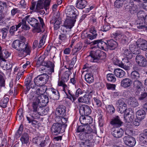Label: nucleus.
<instances>
[{
    "label": "nucleus",
    "mask_w": 147,
    "mask_h": 147,
    "mask_svg": "<svg viewBox=\"0 0 147 147\" xmlns=\"http://www.w3.org/2000/svg\"><path fill=\"white\" fill-rule=\"evenodd\" d=\"M29 98L31 101L30 104L32 106L33 111L34 112L35 115L38 116V113L42 112L43 108L42 107L43 105L45 106L49 102V98L45 95H41L36 96L35 95L29 96Z\"/></svg>",
    "instance_id": "f257e3e1"
},
{
    "label": "nucleus",
    "mask_w": 147,
    "mask_h": 147,
    "mask_svg": "<svg viewBox=\"0 0 147 147\" xmlns=\"http://www.w3.org/2000/svg\"><path fill=\"white\" fill-rule=\"evenodd\" d=\"M92 129L89 125H85L84 133L80 135V139L83 140L80 142L82 147H90L89 141L92 138L90 134Z\"/></svg>",
    "instance_id": "f03ea898"
},
{
    "label": "nucleus",
    "mask_w": 147,
    "mask_h": 147,
    "mask_svg": "<svg viewBox=\"0 0 147 147\" xmlns=\"http://www.w3.org/2000/svg\"><path fill=\"white\" fill-rule=\"evenodd\" d=\"M26 16H28L26 18L28 23L35 29H38V32L41 31L40 28L41 27L43 28L44 25L42 19L40 17H38L40 22V24L38 20L35 18L30 17V15H28Z\"/></svg>",
    "instance_id": "7ed1b4c3"
},
{
    "label": "nucleus",
    "mask_w": 147,
    "mask_h": 147,
    "mask_svg": "<svg viewBox=\"0 0 147 147\" xmlns=\"http://www.w3.org/2000/svg\"><path fill=\"white\" fill-rule=\"evenodd\" d=\"M49 76L47 74H43L38 76L34 80L35 88H37L39 86L45 84L48 81Z\"/></svg>",
    "instance_id": "20e7f679"
},
{
    "label": "nucleus",
    "mask_w": 147,
    "mask_h": 147,
    "mask_svg": "<svg viewBox=\"0 0 147 147\" xmlns=\"http://www.w3.org/2000/svg\"><path fill=\"white\" fill-rule=\"evenodd\" d=\"M77 12V10L73 5L67 6L65 11L67 17L71 19H76Z\"/></svg>",
    "instance_id": "39448f33"
},
{
    "label": "nucleus",
    "mask_w": 147,
    "mask_h": 147,
    "mask_svg": "<svg viewBox=\"0 0 147 147\" xmlns=\"http://www.w3.org/2000/svg\"><path fill=\"white\" fill-rule=\"evenodd\" d=\"M28 46H30L27 43L26 44L24 41L19 40H14L12 45V47L17 50L23 49Z\"/></svg>",
    "instance_id": "423d86ee"
},
{
    "label": "nucleus",
    "mask_w": 147,
    "mask_h": 147,
    "mask_svg": "<svg viewBox=\"0 0 147 147\" xmlns=\"http://www.w3.org/2000/svg\"><path fill=\"white\" fill-rule=\"evenodd\" d=\"M124 143L127 146L130 147H133L136 143L135 138L129 135H127L123 138Z\"/></svg>",
    "instance_id": "0eeeda50"
},
{
    "label": "nucleus",
    "mask_w": 147,
    "mask_h": 147,
    "mask_svg": "<svg viewBox=\"0 0 147 147\" xmlns=\"http://www.w3.org/2000/svg\"><path fill=\"white\" fill-rule=\"evenodd\" d=\"M92 56L97 61L99 59H103L106 57V54L104 52L98 50L95 51H91Z\"/></svg>",
    "instance_id": "6e6552de"
},
{
    "label": "nucleus",
    "mask_w": 147,
    "mask_h": 147,
    "mask_svg": "<svg viewBox=\"0 0 147 147\" xmlns=\"http://www.w3.org/2000/svg\"><path fill=\"white\" fill-rule=\"evenodd\" d=\"M51 130L52 133L55 135L63 132L62 129V124H60V123H54L51 127Z\"/></svg>",
    "instance_id": "1a4fd4ad"
},
{
    "label": "nucleus",
    "mask_w": 147,
    "mask_h": 147,
    "mask_svg": "<svg viewBox=\"0 0 147 147\" xmlns=\"http://www.w3.org/2000/svg\"><path fill=\"white\" fill-rule=\"evenodd\" d=\"M136 63L140 66L145 67L147 66V61L145 57L141 55H137L135 58Z\"/></svg>",
    "instance_id": "9d476101"
},
{
    "label": "nucleus",
    "mask_w": 147,
    "mask_h": 147,
    "mask_svg": "<svg viewBox=\"0 0 147 147\" xmlns=\"http://www.w3.org/2000/svg\"><path fill=\"white\" fill-rule=\"evenodd\" d=\"M112 135L115 138H121L123 135L124 131L121 128L114 127L112 129Z\"/></svg>",
    "instance_id": "9b49d317"
},
{
    "label": "nucleus",
    "mask_w": 147,
    "mask_h": 147,
    "mask_svg": "<svg viewBox=\"0 0 147 147\" xmlns=\"http://www.w3.org/2000/svg\"><path fill=\"white\" fill-rule=\"evenodd\" d=\"M91 108L88 105H82L80 107V113L82 116H87L91 113Z\"/></svg>",
    "instance_id": "f8f14e48"
},
{
    "label": "nucleus",
    "mask_w": 147,
    "mask_h": 147,
    "mask_svg": "<svg viewBox=\"0 0 147 147\" xmlns=\"http://www.w3.org/2000/svg\"><path fill=\"white\" fill-rule=\"evenodd\" d=\"M133 87L136 90V94L138 95L143 91V86L142 82L138 80H135L133 82Z\"/></svg>",
    "instance_id": "ddd939ff"
},
{
    "label": "nucleus",
    "mask_w": 147,
    "mask_h": 147,
    "mask_svg": "<svg viewBox=\"0 0 147 147\" xmlns=\"http://www.w3.org/2000/svg\"><path fill=\"white\" fill-rule=\"evenodd\" d=\"M136 45L140 49L143 51L147 50V41L143 38L138 39L136 41Z\"/></svg>",
    "instance_id": "4468645a"
},
{
    "label": "nucleus",
    "mask_w": 147,
    "mask_h": 147,
    "mask_svg": "<svg viewBox=\"0 0 147 147\" xmlns=\"http://www.w3.org/2000/svg\"><path fill=\"white\" fill-rule=\"evenodd\" d=\"M32 77L31 76H28L25 80L24 83L26 87V91H29L30 88L33 89H35L36 87V86H34L32 83Z\"/></svg>",
    "instance_id": "2eb2a0df"
},
{
    "label": "nucleus",
    "mask_w": 147,
    "mask_h": 147,
    "mask_svg": "<svg viewBox=\"0 0 147 147\" xmlns=\"http://www.w3.org/2000/svg\"><path fill=\"white\" fill-rule=\"evenodd\" d=\"M66 108L63 105H60L56 109V113L59 116L61 117H65L66 114Z\"/></svg>",
    "instance_id": "dca6fc26"
},
{
    "label": "nucleus",
    "mask_w": 147,
    "mask_h": 147,
    "mask_svg": "<svg viewBox=\"0 0 147 147\" xmlns=\"http://www.w3.org/2000/svg\"><path fill=\"white\" fill-rule=\"evenodd\" d=\"M94 43V45H97L98 48L101 49L105 50L107 48V42H104L102 39L95 40Z\"/></svg>",
    "instance_id": "f3484780"
},
{
    "label": "nucleus",
    "mask_w": 147,
    "mask_h": 147,
    "mask_svg": "<svg viewBox=\"0 0 147 147\" xmlns=\"http://www.w3.org/2000/svg\"><path fill=\"white\" fill-rule=\"evenodd\" d=\"M76 19L67 18L64 24V25L66 27V28L70 29L74 26V23L76 21Z\"/></svg>",
    "instance_id": "a211bd4d"
},
{
    "label": "nucleus",
    "mask_w": 147,
    "mask_h": 147,
    "mask_svg": "<svg viewBox=\"0 0 147 147\" xmlns=\"http://www.w3.org/2000/svg\"><path fill=\"white\" fill-rule=\"evenodd\" d=\"M111 123L115 127H120L121 126L123 122L121 120L118 116L113 117L111 121Z\"/></svg>",
    "instance_id": "6ab92c4d"
},
{
    "label": "nucleus",
    "mask_w": 147,
    "mask_h": 147,
    "mask_svg": "<svg viewBox=\"0 0 147 147\" xmlns=\"http://www.w3.org/2000/svg\"><path fill=\"white\" fill-rule=\"evenodd\" d=\"M29 110L30 111V117H26V118L27 120L28 121V122L29 123H31L32 121L34 119H38L40 117V116L41 115V113L40 112V113H38V114L39 115H38V116H36V115H35L34 112H33V109L32 108V106H31L30 108L29 107L28 108Z\"/></svg>",
    "instance_id": "aec40b11"
},
{
    "label": "nucleus",
    "mask_w": 147,
    "mask_h": 147,
    "mask_svg": "<svg viewBox=\"0 0 147 147\" xmlns=\"http://www.w3.org/2000/svg\"><path fill=\"white\" fill-rule=\"evenodd\" d=\"M91 97L89 95L85 94L82 97H79L78 99V100L80 102L89 104L91 102Z\"/></svg>",
    "instance_id": "412c9836"
},
{
    "label": "nucleus",
    "mask_w": 147,
    "mask_h": 147,
    "mask_svg": "<svg viewBox=\"0 0 147 147\" xmlns=\"http://www.w3.org/2000/svg\"><path fill=\"white\" fill-rule=\"evenodd\" d=\"M41 65L45 66L47 68H49L48 70L51 74L54 72V65L53 63L50 61H44L41 64Z\"/></svg>",
    "instance_id": "4be33fe9"
},
{
    "label": "nucleus",
    "mask_w": 147,
    "mask_h": 147,
    "mask_svg": "<svg viewBox=\"0 0 147 147\" xmlns=\"http://www.w3.org/2000/svg\"><path fill=\"white\" fill-rule=\"evenodd\" d=\"M80 121L81 123L84 125H88L92 122V118L90 116L85 117L81 116L80 118Z\"/></svg>",
    "instance_id": "5701e85b"
},
{
    "label": "nucleus",
    "mask_w": 147,
    "mask_h": 147,
    "mask_svg": "<svg viewBox=\"0 0 147 147\" xmlns=\"http://www.w3.org/2000/svg\"><path fill=\"white\" fill-rule=\"evenodd\" d=\"M18 50V53L19 56L24 57L26 55V54L25 53H26L28 55L30 54L31 51L30 47V46H28L23 49Z\"/></svg>",
    "instance_id": "b1692460"
},
{
    "label": "nucleus",
    "mask_w": 147,
    "mask_h": 147,
    "mask_svg": "<svg viewBox=\"0 0 147 147\" xmlns=\"http://www.w3.org/2000/svg\"><path fill=\"white\" fill-rule=\"evenodd\" d=\"M107 48L111 50H113L118 46L117 42L113 39H111L107 41Z\"/></svg>",
    "instance_id": "393cba45"
},
{
    "label": "nucleus",
    "mask_w": 147,
    "mask_h": 147,
    "mask_svg": "<svg viewBox=\"0 0 147 147\" xmlns=\"http://www.w3.org/2000/svg\"><path fill=\"white\" fill-rule=\"evenodd\" d=\"M132 81L129 78H125L121 82V86L124 88H127L130 86L132 84Z\"/></svg>",
    "instance_id": "a878e982"
},
{
    "label": "nucleus",
    "mask_w": 147,
    "mask_h": 147,
    "mask_svg": "<svg viewBox=\"0 0 147 147\" xmlns=\"http://www.w3.org/2000/svg\"><path fill=\"white\" fill-rule=\"evenodd\" d=\"M67 92L66 91V93H65L67 95V98L70 100L72 102L74 101L76 99V98L75 92H74L71 91L67 89Z\"/></svg>",
    "instance_id": "bb28decb"
},
{
    "label": "nucleus",
    "mask_w": 147,
    "mask_h": 147,
    "mask_svg": "<svg viewBox=\"0 0 147 147\" xmlns=\"http://www.w3.org/2000/svg\"><path fill=\"white\" fill-rule=\"evenodd\" d=\"M76 7L79 9L84 8L87 5L86 0H77L76 3Z\"/></svg>",
    "instance_id": "cd10ccee"
},
{
    "label": "nucleus",
    "mask_w": 147,
    "mask_h": 147,
    "mask_svg": "<svg viewBox=\"0 0 147 147\" xmlns=\"http://www.w3.org/2000/svg\"><path fill=\"white\" fill-rule=\"evenodd\" d=\"M27 17L26 16L22 20V22L18 24L20 25V27L22 26V28L26 30H29L30 29L29 26L26 24Z\"/></svg>",
    "instance_id": "c85d7f7f"
},
{
    "label": "nucleus",
    "mask_w": 147,
    "mask_h": 147,
    "mask_svg": "<svg viewBox=\"0 0 147 147\" xmlns=\"http://www.w3.org/2000/svg\"><path fill=\"white\" fill-rule=\"evenodd\" d=\"M114 72L115 76L119 78L123 77L125 75V71L120 69L118 68L115 69Z\"/></svg>",
    "instance_id": "c756f323"
},
{
    "label": "nucleus",
    "mask_w": 147,
    "mask_h": 147,
    "mask_svg": "<svg viewBox=\"0 0 147 147\" xmlns=\"http://www.w3.org/2000/svg\"><path fill=\"white\" fill-rule=\"evenodd\" d=\"M128 103L129 105L133 107H136L138 105L137 100L135 98L130 97L128 98Z\"/></svg>",
    "instance_id": "7c9ffc66"
},
{
    "label": "nucleus",
    "mask_w": 147,
    "mask_h": 147,
    "mask_svg": "<svg viewBox=\"0 0 147 147\" xmlns=\"http://www.w3.org/2000/svg\"><path fill=\"white\" fill-rule=\"evenodd\" d=\"M145 116L146 112L144 110H139L136 112V117L140 120H143L145 118Z\"/></svg>",
    "instance_id": "2f4dec72"
},
{
    "label": "nucleus",
    "mask_w": 147,
    "mask_h": 147,
    "mask_svg": "<svg viewBox=\"0 0 147 147\" xmlns=\"http://www.w3.org/2000/svg\"><path fill=\"white\" fill-rule=\"evenodd\" d=\"M39 88H35V89H37V90L36 91V93H31L29 96H33L35 95L38 96H41V95H44L43 94V93H44L45 91L44 89L41 86H39Z\"/></svg>",
    "instance_id": "473e14b6"
},
{
    "label": "nucleus",
    "mask_w": 147,
    "mask_h": 147,
    "mask_svg": "<svg viewBox=\"0 0 147 147\" xmlns=\"http://www.w3.org/2000/svg\"><path fill=\"white\" fill-rule=\"evenodd\" d=\"M82 44L80 43H78L77 44L75 48L72 50V53L74 55H77L78 51L82 49Z\"/></svg>",
    "instance_id": "72a5a7b5"
},
{
    "label": "nucleus",
    "mask_w": 147,
    "mask_h": 147,
    "mask_svg": "<svg viewBox=\"0 0 147 147\" xmlns=\"http://www.w3.org/2000/svg\"><path fill=\"white\" fill-rule=\"evenodd\" d=\"M93 104L97 107H101L102 104L101 100L97 97L93 98Z\"/></svg>",
    "instance_id": "f704fd0d"
},
{
    "label": "nucleus",
    "mask_w": 147,
    "mask_h": 147,
    "mask_svg": "<svg viewBox=\"0 0 147 147\" xmlns=\"http://www.w3.org/2000/svg\"><path fill=\"white\" fill-rule=\"evenodd\" d=\"M20 140L22 144H26L29 141V136L27 133H24L20 139Z\"/></svg>",
    "instance_id": "c9c22d12"
},
{
    "label": "nucleus",
    "mask_w": 147,
    "mask_h": 147,
    "mask_svg": "<svg viewBox=\"0 0 147 147\" xmlns=\"http://www.w3.org/2000/svg\"><path fill=\"white\" fill-rule=\"evenodd\" d=\"M9 56L8 52L3 49V47L0 45V57L8 58Z\"/></svg>",
    "instance_id": "e433bc0d"
},
{
    "label": "nucleus",
    "mask_w": 147,
    "mask_h": 147,
    "mask_svg": "<svg viewBox=\"0 0 147 147\" xmlns=\"http://www.w3.org/2000/svg\"><path fill=\"white\" fill-rule=\"evenodd\" d=\"M85 78L86 81L88 83H91L94 81V78L91 74H86L85 75Z\"/></svg>",
    "instance_id": "4c0bfd02"
},
{
    "label": "nucleus",
    "mask_w": 147,
    "mask_h": 147,
    "mask_svg": "<svg viewBox=\"0 0 147 147\" xmlns=\"http://www.w3.org/2000/svg\"><path fill=\"white\" fill-rule=\"evenodd\" d=\"M123 54L127 59H130L133 57V55L129 49L125 48L124 49Z\"/></svg>",
    "instance_id": "58836bf2"
},
{
    "label": "nucleus",
    "mask_w": 147,
    "mask_h": 147,
    "mask_svg": "<svg viewBox=\"0 0 147 147\" xmlns=\"http://www.w3.org/2000/svg\"><path fill=\"white\" fill-rule=\"evenodd\" d=\"M130 77L133 80H138L140 78V75L139 73L136 71H132L131 73Z\"/></svg>",
    "instance_id": "ea45409f"
},
{
    "label": "nucleus",
    "mask_w": 147,
    "mask_h": 147,
    "mask_svg": "<svg viewBox=\"0 0 147 147\" xmlns=\"http://www.w3.org/2000/svg\"><path fill=\"white\" fill-rule=\"evenodd\" d=\"M121 42L123 44H127L129 40V36L128 33L121 35Z\"/></svg>",
    "instance_id": "a19ab883"
},
{
    "label": "nucleus",
    "mask_w": 147,
    "mask_h": 147,
    "mask_svg": "<svg viewBox=\"0 0 147 147\" xmlns=\"http://www.w3.org/2000/svg\"><path fill=\"white\" fill-rule=\"evenodd\" d=\"M8 32V28H4L0 30V33L2 34V39H5L7 36Z\"/></svg>",
    "instance_id": "79ce46f5"
},
{
    "label": "nucleus",
    "mask_w": 147,
    "mask_h": 147,
    "mask_svg": "<svg viewBox=\"0 0 147 147\" xmlns=\"http://www.w3.org/2000/svg\"><path fill=\"white\" fill-rule=\"evenodd\" d=\"M43 8L45 9V6L43 1L42 0L38 1L36 5V9L37 10H39L40 9H43Z\"/></svg>",
    "instance_id": "37998d69"
},
{
    "label": "nucleus",
    "mask_w": 147,
    "mask_h": 147,
    "mask_svg": "<svg viewBox=\"0 0 147 147\" xmlns=\"http://www.w3.org/2000/svg\"><path fill=\"white\" fill-rule=\"evenodd\" d=\"M9 100V99L8 98H4L1 101L0 106L3 108L6 107H7Z\"/></svg>",
    "instance_id": "c03bdc74"
},
{
    "label": "nucleus",
    "mask_w": 147,
    "mask_h": 147,
    "mask_svg": "<svg viewBox=\"0 0 147 147\" xmlns=\"http://www.w3.org/2000/svg\"><path fill=\"white\" fill-rule=\"evenodd\" d=\"M51 91L53 94V98L54 99H58L59 98V94L58 91L54 88L51 89Z\"/></svg>",
    "instance_id": "a18cd8bd"
},
{
    "label": "nucleus",
    "mask_w": 147,
    "mask_h": 147,
    "mask_svg": "<svg viewBox=\"0 0 147 147\" xmlns=\"http://www.w3.org/2000/svg\"><path fill=\"white\" fill-rule=\"evenodd\" d=\"M107 77L108 80L109 82H114L116 80V78L113 74H107Z\"/></svg>",
    "instance_id": "49530a36"
},
{
    "label": "nucleus",
    "mask_w": 147,
    "mask_h": 147,
    "mask_svg": "<svg viewBox=\"0 0 147 147\" xmlns=\"http://www.w3.org/2000/svg\"><path fill=\"white\" fill-rule=\"evenodd\" d=\"M20 27V25H17L15 26H11L9 30V32L11 35H13L14 34V32L17 31L18 28Z\"/></svg>",
    "instance_id": "de8ad7c7"
},
{
    "label": "nucleus",
    "mask_w": 147,
    "mask_h": 147,
    "mask_svg": "<svg viewBox=\"0 0 147 147\" xmlns=\"http://www.w3.org/2000/svg\"><path fill=\"white\" fill-rule=\"evenodd\" d=\"M54 21H55L54 25V29L55 30H57L60 27L61 21L59 18L56 19Z\"/></svg>",
    "instance_id": "09e8293b"
},
{
    "label": "nucleus",
    "mask_w": 147,
    "mask_h": 147,
    "mask_svg": "<svg viewBox=\"0 0 147 147\" xmlns=\"http://www.w3.org/2000/svg\"><path fill=\"white\" fill-rule=\"evenodd\" d=\"M123 2L121 0H117L114 3L115 7L117 8H119L123 5Z\"/></svg>",
    "instance_id": "8fccbe9b"
},
{
    "label": "nucleus",
    "mask_w": 147,
    "mask_h": 147,
    "mask_svg": "<svg viewBox=\"0 0 147 147\" xmlns=\"http://www.w3.org/2000/svg\"><path fill=\"white\" fill-rule=\"evenodd\" d=\"M116 104L118 106V107H121L127 105L125 102V100L123 98H120L118 100Z\"/></svg>",
    "instance_id": "3c124183"
},
{
    "label": "nucleus",
    "mask_w": 147,
    "mask_h": 147,
    "mask_svg": "<svg viewBox=\"0 0 147 147\" xmlns=\"http://www.w3.org/2000/svg\"><path fill=\"white\" fill-rule=\"evenodd\" d=\"M46 38V36L45 35H43L40 40L38 48H40L42 47L45 42V40Z\"/></svg>",
    "instance_id": "603ef678"
},
{
    "label": "nucleus",
    "mask_w": 147,
    "mask_h": 147,
    "mask_svg": "<svg viewBox=\"0 0 147 147\" xmlns=\"http://www.w3.org/2000/svg\"><path fill=\"white\" fill-rule=\"evenodd\" d=\"M59 42H65L67 41V38L66 34L61 33L59 36Z\"/></svg>",
    "instance_id": "864d4df0"
},
{
    "label": "nucleus",
    "mask_w": 147,
    "mask_h": 147,
    "mask_svg": "<svg viewBox=\"0 0 147 147\" xmlns=\"http://www.w3.org/2000/svg\"><path fill=\"white\" fill-rule=\"evenodd\" d=\"M23 117V114L22 113V110L20 109H19L18 110L17 114L16 119L17 120H21Z\"/></svg>",
    "instance_id": "5fc2aeb1"
},
{
    "label": "nucleus",
    "mask_w": 147,
    "mask_h": 147,
    "mask_svg": "<svg viewBox=\"0 0 147 147\" xmlns=\"http://www.w3.org/2000/svg\"><path fill=\"white\" fill-rule=\"evenodd\" d=\"M92 56L90 52V55L86 58V60L88 61L94 62H97V61L94 58L93 56Z\"/></svg>",
    "instance_id": "6e6d98bb"
},
{
    "label": "nucleus",
    "mask_w": 147,
    "mask_h": 147,
    "mask_svg": "<svg viewBox=\"0 0 147 147\" xmlns=\"http://www.w3.org/2000/svg\"><path fill=\"white\" fill-rule=\"evenodd\" d=\"M45 58V55H43L40 56L36 64L39 66L41 65L42 63L44 61Z\"/></svg>",
    "instance_id": "4d7b16f0"
},
{
    "label": "nucleus",
    "mask_w": 147,
    "mask_h": 147,
    "mask_svg": "<svg viewBox=\"0 0 147 147\" xmlns=\"http://www.w3.org/2000/svg\"><path fill=\"white\" fill-rule=\"evenodd\" d=\"M45 6V9L46 10L48 9L51 0H42Z\"/></svg>",
    "instance_id": "13d9d810"
},
{
    "label": "nucleus",
    "mask_w": 147,
    "mask_h": 147,
    "mask_svg": "<svg viewBox=\"0 0 147 147\" xmlns=\"http://www.w3.org/2000/svg\"><path fill=\"white\" fill-rule=\"evenodd\" d=\"M143 13L141 14L140 12H139L137 14V16L140 18L144 19L145 23L147 24V14L144 17L143 15Z\"/></svg>",
    "instance_id": "bf43d9fd"
},
{
    "label": "nucleus",
    "mask_w": 147,
    "mask_h": 147,
    "mask_svg": "<svg viewBox=\"0 0 147 147\" xmlns=\"http://www.w3.org/2000/svg\"><path fill=\"white\" fill-rule=\"evenodd\" d=\"M118 107L119 108L118 112L121 113H124L127 110V105L121 107Z\"/></svg>",
    "instance_id": "052dcab7"
},
{
    "label": "nucleus",
    "mask_w": 147,
    "mask_h": 147,
    "mask_svg": "<svg viewBox=\"0 0 147 147\" xmlns=\"http://www.w3.org/2000/svg\"><path fill=\"white\" fill-rule=\"evenodd\" d=\"M89 34H88V33L86 31H84L82 32L81 35V37L82 39H84L87 38L89 39Z\"/></svg>",
    "instance_id": "680f3d73"
},
{
    "label": "nucleus",
    "mask_w": 147,
    "mask_h": 147,
    "mask_svg": "<svg viewBox=\"0 0 147 147\" xmlns=\"http://www.w3.org/2000/svg\"><path fill=\"white\" fill-rule=\"evenodd\" d=\"M7 58L0 57V64L3 67H5V65L6 64H7L6 62V59Z\"/></svg>",
    "instance_id": "e2e57ef3"
},
{
    "label": "nucleus",
    "mask_w": 147,
    "mask_h": 147,
    "mask_svg": "<svg viewBox=\"0 0 147 147\" xmlns=\"http://www.w3.org/2000/svg\"><path fill=\"white\" fill-rule=\"evenodd\" d=\"M110 28V27L109 23H107L105 24L103 26L102 30L103 31L106 32L109 30Z\"/></svg>",
    "instance_id": "0e129e2a"
},
{
    "label": "nucleus",
    "mask_w": 147,
    "mask_h": 147,
    "mask_svg": "<svg viewBox=\"0 0 147 147\" xmlns=\"http://www.w3.org/2000/svg\"><path fill=\"white\" fill-rule=\"evenodd\" d=\"M118 65L120 67L123 68L125 70H128L129 69V67L128 66L126 65L123 62H121V63H119Z\"/></svg>",
    "instance_id": "69168bd1"
},
{
    "label": "nucleus",
    "mask_w": 147,
    "mask_h": 147,
    "mask_svg": "<svg viewBox=\"0 0 147 147\" xmlns=\"http://www.w3.org/2000/svg\"><path fill=\"white\" fill-rule=\"evenodd\" d=\"M107 110L110 113H113L115 112V110L114 107L112 105H109L107 107Z\"/></svg>",
    "instance_id": "338daca9"
},
{
    "label": "nucleus",
    "mask_w": 147,
    "mask_h": 147,
    "mask_svg": "<svg viewBox=\"0 0 147 147\" xmlns=\"http://www.w3.org/2000/svg\"><path fill=\"white\" fill-rule=\"evenodd\" d=\"M58 85L59 86H62L63 87V91L65 93H66L65 88L67 87V86L62 81H60L58 83Z\"/></svg>",
    "instance_id": "774afa93"
}]
</instances>
